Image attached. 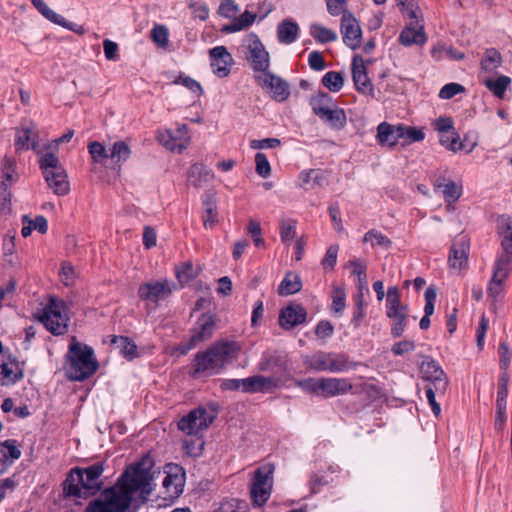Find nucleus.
Returning a JSON list of instances; mask_svg holds the SVG:
<instances>
[{
  "label": "nucleus",
  "instance_id": "f8f14e48",
  "mask_svg": "<svg viewBox=\"0 0 512 512\" xmlns=\"http://www.w3.org/2000/svg\"><path fill=\"white\" fill-rule=\"evenodd\" d=\"M163 473V498L174 501L183 493L186 482L185 470L178 464L168 463L163 467Z\"/></svg>",
  "mask_w": 512,
  "mask_h": 512
},
{
  "label": "nucleus",
  "instance_id": "bb28decb",
  "mask_svg": "<svg viewBox=\"0 0 512 512\" xmlns=\"http://www.w3.org/2000/svg\"><path fill=\"white\" fill-rule=\"evenodd\" d=\"M213 179V171L202 163H194L188 170L187 181L195 188H202Z\"/></svg>",
  "mask_w": 512,
  "mask_h": 512
},
{
  "label": "nucleus",
  "instance_id": "4d7b16f0",
  "mask_svg": "<svg viewBox=\"0 0 512 512\" xmlns=\"http://www.w3.org/2000/svg\"><path fill=\"white\" fill-rule=\"evenodd\" d=\"M204 444L205 443L202 437L196 436L194 440H185L183 443V448L188 456L198 457L202 454Z\"/></svg>",
  "mask_w": 512,
  "mask_h": 512
},
{
  "label": "nucleus",
  "instance_id": "9d476101",
  "mask_svg": "<svg viewBox=\"0 0 512 512\" xmlns=\"http://www.w3.org/2000/svg\"><path fill=\"white\" fill-rule=\"evenodd\" d=\"M216 416L215 410L199 406L179 420L178 429L187 435L198 436L214 422Z\"/></svg>",
  "mask_w": 512,
  "mask_h": 512
},
{
  "label": "nucleus",
  "instance_id": "052dcab7",
  "mask_svg": "<svg viewBox=\"0 0 512 512\" xmlns=\"http://www.w3.org/2000/svg\"><path fill=\"white\" fill-rule=\"evenodd\" d=\"M88 151L94 162H101L103 159L109 158V152L103 144L98 141H93L88 145Z\"/></svg>",
  "mask_w": 512,
  "mask_h": 512
},
{
  "label": "nucleus",
  "instance_id": "b1692460",
  "mask_svg": "<svg viewBox=\"0 0 512 512\" xmlns=\"http://www.w3.org/2000/svg\"><path fill=\"white\" fill-rule=\"evenodd\" d=\"M433 187L435 191L441 192L448 207L455 203L462 195V184L443 175L435 178Z\"/></svg>",
  "mask_w": 512,
  "mask_h": 512
},
{
  "label": "nucleus",
  "instance_id": "f3484780",
  "mask_svg": "<svg viewBox=\"0 0 512 512\" xmlns=\"http://www.w3.org/2000/svg\"><path fill=\"white\" fill-rule=\"evenodd\" d=\"M23 378V371L19 362L12 357L9 350H5L0 341V383L12 385Z\"/></svg>",
  "mask_w": 512,
  "mask_h": 512
},
{
  "label": "nucleus",
  "instance_id": "13d9d810",
  "mask_svg": "<svg viewBox=\"0 0 512 512\" xmlns=\"http://www.w3.org/2000/svg\"><path fill=\"white\" fill-rule=\"evenodd\" d=\"M432 57L436 60H440L442 58V55L444 54L446 57L454 60H462L465 55L463 52H460L452 47L445 48V47H434L431 50Z\"/></svg>",
  "mask_w": 512,
  "mask_h": 512
},
{
  "label": "nucleus",
  "instance_id": "7c9ffc66",
  "mask_svg": "<svg viewBox=\"0 0 512 512\" xmlns=\"http://www.w3.org/2000/svg\"><path fill=\"white\" fill-rule=\"evenodd\" d=\"M319 118L334 130H342L347 123L344 109L338 107L336 104L331 106Z\"/></svg>",
  "mask_w": 512,
  "mask_h": 512
},
{
  "label": "nucleus",
  "instance_id": "1a4fd4ad",
  "mask_svg": "<svg viewBox=\"0 0 512 512\" xmlns=\"http://www.w3.org/2000/svg\"><path fill=\"white\" fill-rule=\"evenodd\" d=\"M274 465L266 463L258 467L250 482V495L254 505L262 506L270 498L273 487Z\"/></svg>",
  "mask_w": 512,
  "mask_h": 512
},
{
  "label": "nucleus",
  "instance_id": "774afa93",
  "mask_svg": "<svg viewBox=\"0 0 512 512\" xmlns=\"http://www.w3.org/2000/svg\"><path fill=\"white\" fill-rule=\"evenodd\" d=\"M501 236L502 254L512 256V226L510 224L501 232Z\"/></svg>",
  "mask_w": 512,
  "mask_h": 512
},
{
  "label": "nucleus",
  "instance_id": "58836bf2",
  "mask_svg": "<svg viewBox=\"0 0 512 512\" xmlns=\"http://www.w3.org/2000/svg\"><path fill=\"white\" fill-rule=\"evenodd\" d=\"M256 19V14L245 11L239 17L235 18L233 22L229 25L223 27V31L227 33H234L241 31L249 26H251Z\"/></svg>",
  "mask_w": 512,
  "mask_h": 512
},
{
  "label": "nucleus",
  "instance_id": "a19ab883",
  "mask_svg": "<svg viewBox=\"0 0 512 512\" xmlns=\"http://www.w3.org/2000/svg\"><path fill=\"white\" fill-rule=\"evenodd\" d=\"M334 104L331 96L327 93H318L310 99L312 111L318 117L322 116V114Z\"/></svg>",
  "mask_w": 512,
  "mask_h": 512
},
{
  "label": "nucleus",
  "instance_id": "412c9836",
  "mask_svg": "<svg viewBox=\"0 0 512 512\" xmlns=\"http://www.w3.org/2000/svg\"><path fill=\"white\" fill-rule=\"evenodd\" d=\"M38 130L33 122L22 123L16 128L14 145L16 150H36L38 146Z\"/></svg>",
  "mask_w": 512,
  "mask_h": 512
},
{
  "label": "nucleus",
  "instance_id": "423d86ee",
  "mask_svg": "<svg viewBox=\"0 0 512 512\" xmlns=\"http://www.w3.org/2000/svg\"><path fill=\"white\" fill-rule=\"evenodd\" d=\"M304 364L311 370L341 373L354 369L356 364L349 360L344 353L317 351L303 360Z\"/></svg>",
  "mask_w": 512,
  "mask_h": 512
},
{
  "label": "nucleus",
  "instance_id": "37998d69",
  "mask_svg": "<svg viewBox=\"0 0 512 512\" xmlns=\"http://www.w3.org/2000/svg\"><path fill=\"white\" fill-rule=\"evenodd\" d=\"M112 343L116 344L120 348V353L128 360H132L138 356L137 346L128 337L125 336H114Z\"/></svg>",
  "mask_w": 512,
  "mask_h": 512
},
{
  "label": "nucleus",
  "instance_id": "a18cd8bd",
  "mask_svg": "<svg viewBox=\"0 0 512 512\" xmlns=\"http://www.w3.org/2000/svg\"><path fill=\"white\" fill-rule=\"evenodd\" d=\"M399 132L400 133L398 134V137H400V140L403 139L405 141V144L420 142L425 138L423 128L400 124Z\"/></svg>",
  "mask_w": 512,
  "mask_h": 512
},
{
  "label": "nucleus",
  "instance_id": "a211bd4d",
  "mask_svg": "<svg viewBox=\"0 0 512 512\" xmlns=\"http://www.w3.org/2000/svg\"><path fill=\"white\" fill-rule=\"evenodd\" d=\"M340 30L343 42L346 46L355 50L360 47L362 30L357 19L350 13H345L341 18Z\"/></svg>",
  "mask_w": 512,
  "mask_h": 512
},
{
  "label": "nucleus",
  "instance_id": "e2e57ef3",
  "mask_svg": "<svg viewBox=\"0 0 512 512\" xmlns=\"http://www.w3.org/2000/svg\"><path fill=\"white\" fill-rule=\"evenodd\" d=\"M465 91V87L459 83L451 82L448 84H445L439 91V98L441 99H451L455 95L459 93H463Z\"/></svg>",
  "mask_w": 512,
  "mask_h": 512
},
{
  "label": "nucleus",
  "instance_id": "20e7f679",
  "mask_svg": "<svg viewBox=\"0 0 512 512\" xmlns=\"http://www.w3.org/2000/svg\"><path fill=\"white\" fill-rule=\"evenodd\" d=\"M65 369L67 377L72 381H84L89 378L98 369L93 349L73 337L69 345Z\"/></svg>",
  "mask_w": 512,
  "mask_h": 512
},
{
  "label": "nucleus",
  "instance_id": "de8ad7c7",
  "mask_svg": "<svg viewBox=\"0 0 512 512\" xmlns=\"http://www.w3.org/2000/svg\"><path fill=\"white\" fill-rule=\"evenodd\" d=\"M2 181L1 186L3 190H8V187L15 181V162L11 158H4L1 166Z\"/></svg>",
  "mask_w": 512,
  "mask_h": 512
},
{
  "label": "nucleus",
  "instance_id": "9b49d317",
  "mask_svg": "<svg viewBox=\"0 0 512 512\" xmlns=\"http://www.w3.org/2000/svg\"><path fill=\"white\" fill-rule=\"evenodd\" d=\"M243 46L246 48V59L254 72L261 74L268 71L270 66V56L259 37L251 33L243 40Z\"/></svg>",
  "mask_w": 512,
  "mask_h": 512
},
{
  "label": "nucleus",
  "instance_id": "4468645a",
  "mask_svg": "<svg viewBox=\"0 0 512 512\" xmlns=\"http://www.w3.org/2000/svg\"><path fill=\"white\" fill-rule=\"evenodd\" d=\"M215 320L212 315L202 314L191 330L190 338L181 345V353L185 354L213 336Z\"/></svg>",
  "mask_w": 512,
  "mask_h": 512
},
{
  "label": "nucleus",
  "instance_id": "7ed1b4c3",
  "mask_svg": "<svg viewBox=\"0 0 512 512\" xmlns=\"http://www.w3.org/2000/svg\"><path fill=\"white\" fill-rule=\"evenodd\" d=\"M105 470V462H96L87 467H75L69 472L64 483V491L68 496L87 498L102 488L101 476Z\"/></svg>",
  "mask_w": 512,
  "mask_h": 512
},
{
  "label": "nucleus",
  "instance_id": "f704fd0d",
  "mask_svg": "<svg viewBox=\"0 0 512 512\" xmlns=\"http://www.w3.org/2000/svg\"><path fill=\"white\" fill-rule=\"evenodd\" d=\"M302 288V282L297 274L287 272L278 287V293L281 296H288L299 292Z\"/></svg>",
  "mask_w": 512,
  "mask_h": 512
},
{
  "label": "nucleus",
  "instance_id": "f257e3e1",
  "mask_svg": "<svg viewBox=\"0 0 512 512\" xmlns=\"http://www.w3.org/2000/svg\"><path fill=\"white\" fill-rule=\"evenodd\" d=\"M151 467L142 460L130 465L114 486L102 491L100 498L91 501L84 512H129L133 502H145L153 491Z\"/></svg>",
  "mask_w": 512,
  "mask_h": 512
},
{
  "label": "nucleus",
  "instance_id": "603ef678",
  "mask_svg": "<svg viewBox=\"0 0 512 512\" xmlns=\"http://www.w3.org/2000/svg\"><path fill=\"white\" fill-rule=\"evenodd\" d=\"M363 241L370 242L373 247L379 246L385 249L390 248L392 244L391 240L387 236L375 229L366 232L363 237Z\"/></svg>",
  "mask_w": 512,
  "mask_h": 512
},
{
  "label": "nucleus",
  "instance_id": "5701e85b",
  "mask_svg": "<svg viewBox=\"0 0 512 512\" xmlns=\"http://www.w3.org/2000/svg\"><path fill=\"white\" fill-rule=\"evenodd\" d=\"M469 253V240L465 235L456 237L451 245L448 257L449 266L452 269H462L467 265Z\"/></svg>",
  "mask_w": 512,
  "mask_h": 512
},
{
  "label": "nucleus",
  "instance_id": "bf43d9fd",
  "mask_svg": "<svg viewBox=\"0 0 512 512\" xmlns=\"http://www.w3.org/2000/svg\"><path fill=\"white\" fill-rule=\"evenodd\" d=\"M255 165H256V172L259 176L263 178H267L271 174V166L268 161L267 156L262 153L258 152L255 155Z\"/></svg>",
  "mask_w": 512,
  "mask_h": 512
},
{
  "label": "nucleus",
  "instance_id": "49530a36",
  "mask_svg": "<svg viewBox=\"0 0 512 512\" xmlns=\"http://www.w3.org/2000/svg\"><path fill=\"white\" fill-rule=\"evenodd\" d=\"M512 269V256L501 254L493 266V277L507 279Z\"/></svg>",
  "mask_w": 512,
  "mask_h": 512
},
{
  "label": "nucleus",
  "instance_id": "473e14b6",
  "mask_svg": "<svg viewBox=\"0 0 512 512\" xmlns=\"http://www.w3.org/2000/svg\"><path fill=\"white\" fill-rule=\"evenodd\" d=\"M448 386V381L438 380L437 385H426L425 395L431 407L433 414L438 417L441 414L440 404L436 401V396H444Z\"/></svg>",
  "mask_w": 512,
  "mask_h": 512
},
{
  "label": "nucleus",
  "instance_id": "338daca9",
  "mask_svg": "<svg viewBox=\"0 0 512 512\" xmlns=\"http://www.w3.org/2000/svg\"><path fill=\"white\" fill-rule=\"evenodd\" d=\"M281 145V141L277 138H265L261 140L253 139L250 141V148L254 150L273 149Z\"/></svg>",
  "mask_w": 512,
  "mask_h": 512
},
{
  "label": "nucleus",
  "instance_id": "864d4df0",
  "mask_svg": "<svg viewBox=\"0 0 512 512\" xmlns=\"http://www.w3.org/2000/svg\"><path fill=\"white\" fill-rule=\"evenodd\" d=\"M151 39L159 47L165 48L169 42V31L164 25H155L151 30Z\"/></svg>",
  "mask_w": 512,
  "mask_h": 512
},
{
  "label": "nucleus",
  "instance_id": "09e8293b",
  "mask_svg": "<svg viewBox=\"0 0 512 512\" xmlns=\"http://www.w3.org/2000/svg\"><path fill=\"white\" fill-rule=\"evenodd\" d=\"M321 82L331 92H338L344 85V78L340 72L329 71L324 74Z\"/></svg>",
  "mask_w": 512,
  "mask_h": 512
},
{
  "label": "nucleus",
  "instance_id": "c03bdc74",
  "mask_svg": "<svg viewBox=\"0 0 512 512\" xmlns=\"http://www.w3.org/2000/svg\"><path fill=\"white\" fill-rule=\"evenodd\" d=\"M33 6L48 20L58 25L69 27L66 23L65 18L51 10L48 5L44 2V0H31Z\"/></svg>",
  "mask_w": 512,
  "mask_h": 512
},
{
  "label": "nucleus",
  "instance_id": "a878e982",
  "mask_svg": "<svg viewBox=\"0 0 512 512\" xmlns=\"http://www.w3.org/2000/svg\"><path fill=\"white\" fill-rule=\"evenodd\" d=\"M352 388L353 385L345 378H321V396L324 398L344 395Z\"/></svg>",
  "mask_w": 512,
  "mask_h": 512
},
{
  "label": "nucleus",
  "instance_id": "5fc2aeb1",
  "mask_svg": "<svg viewBox=\"0 0 512 512\" xmlns=\"http://www.w3.org/2000/svg\"><path fill=\"white\" fill-rule=\"evenodd\" d=\"M346 306V292L341 287H335L332 295V311L341 315Z\"/></svg>",
  "mask_w": 512,
  "mask_h": 512
},
{
  "label": "nucleus",
  "instance_id": "72a5a7b5",
  "mask_svg": "<svg viewBox=\"0 0 512 512\" xmlns=\"http://www.w3.org/2000/svg\"><path fill=\"white\" fill-rule=\"evenodd\" d=\"M272 380L262 375L241 379V391L244 393L264 392L271 385Z\"/></svg>",
  "mask_w": 512,
  "mask_h": 512
},
{
  "label": "nucleus",
  "instance_id": "0e129e2a",
  "mask_svg": "<svg viewBox=\"0 0 512 512\" xmlns=\"http://www.w3.org/2000/svg\"><path fill=\"white\" fill-rule=\"evenodd\" d=\"M339 246L337 244H333L328 247L326 250L325 256L323 257L321 264L323 268L333 270L337 263Z\"/></svg>",
  "mask_w": 512,
  "mask_h": 512
},
{
  "label": "nucleus",
  "instance_id": "c85d7f7f",
  "mask_svg": "<svg viewBox=\"0 0 512 512\" xmlns=\"http://www.w3.org/2000/svg\"><path fill=\"white\" fill-rule=\"evenodd\" d=\"M511 78L506 75L497 77L484 76L481 79L482 84L498 99H504L505 93L511 84Z\"/></svg>",
  "mask_w": 512,
  "mask_h": 512
},
{
  "label": "nucleus",
  "instance_id": "69168bd1",
  "mask_svg": "<svg viewBox=\"0 0 512 512\" xmlns=\"http://www.w3.org/2000/svg\"><path fill=\"white\" fill-rule=\"evenodd\" d=\"M176 277L180 282H188L196 277L193 264L185 262L177 267Z\"/></svg>",
  "mask_w": 512,
  "mask_h": 512
},
{
  "label": "nucleus",
  "instance_id": "aec40b11",
  "mask_svg": "<svg viewBox=\"0 0 512 512\" xmlns=\"http://www.w3.org/2000/svg\"><path fill=\"white\" fill-rule=\"evenodd\" d=\"M408 20V24L403 28L399 35V43L403 46L424 45L427 41V36L418 14H416L414 19Z\"/></svg>",
  "mask_w": 512,
  "mask_h": 512
},
{
  "label": "nucleus",
  "instance_id": "ddd939ff",
  "mask_svg": "<svg viewBox=\"0 0 512 512\" xmlns=\"http://www.w3.org/2000/svg\"><path fill=\"white\" fill-rule=\"evenodd\" d=\"M157 140L166 149L182 153L191 142L189 127L186 124H179L174 129L159 130Z\"/></svg>",
  "mask_w": 512,
  "mask_h": 512
},
{
  "label": "nucleus",
  "instance_id": "4be33fe9",
  "mask_svg": "<svg viewBox=\"0 0 512 512\" xmlns=\"http://www.w3.org/2000/svg\"><path fill=\"white\" fill-rule=\"evenodd\" d=\"M351 70L356 90L362 94L372 95L373 84L367 75V69L361 55H354Z\"/></svg>",
  "mask_w": 512,
  "mask_h": 512
},
{
  "label": "nucleus",
  "instance_id": "0eeeda50",
  "mask_svg": "<svg viewBox=\"0 0 512 512\" xmlns=\"http://www.w3.org/2000/svg\"><path fill=\"white\" fill-rule=\"evenodd\" d=\"M386 316L391 320V335L401 337L405 332L409 319V308L401 303V294L396 286L387 290Z\"/></svg>",
  "mask_w": 512,
  "mask_h": 512
},
{
  "label": "nucleus",
  "instance_id": "3c124183",
  "mask_svg": "<svg viewBox=\"0 0 512 512\" xmlns=\"http://www.w3.org/2000/svg\"><path fill=\"white\" fill-rule=\"evenodd\" d=\"M297 221L292 218L282 219L280 222V238L283 243H290L296 235Z\"/></svg>",
  "mask_w": 512,
  "mask_h": 512
},
{
  "label": "nucleus",
  "instance_id": "c756f323",
  "mask_svg": "<svg viewBox=\"0 0 512 512\" xmlns=\"http://www.w3.org/2000/svg\"><path fill=\"white\" fill-rule=\"evenodd\" d=\"M299 25L291 20L284 19L277 26V38L281 44H292L294 43L299 35Z\"/></svg>",
  "mask_w": 512,
  "mask_h": 512
},
{
  "label": "nucleus",
  "instance_id": "c9c22d12",
  "mask_svg": "<svg viewBox=\"0 0 512 512\" xmlns=\"http://www.w3.org/2000/svg\"><path fill=\"white\" fill-rule=\"evenodd\" d=\"M502 64V56L495 48L486 49L480 61L481 70L485 73H493Z\"/></svg>",
  "mask_w": 512,
  "mask_h": 512
},
{
  "label": "nucleus",
  "instance_id": "680f3d73",
  "mask_svg": "<svg viewBox=\"0 0 512 512\" xmlns=\"http://www.w3.org/2000/svg\"><path fill=\"white\" fill-rule=\"evenodd\" d=\"M325 2L331 16H343L345 13H350L347 9V0H325Z\"/></svg>",
  "mask_w": 512,
  "mask_h": 512
},
{
  "label": "nucleus",
  "instance_id": "6ab92c4d",
  "mask_svg": "<svg viewBox=\"0 0 512 512\" xmlns=\"http://www.w3.org/2000/svg\"><path fill=\"white\" fill-rule=\"evenodd\" d=\"M209 57L210 66L216 76L224 78L230 74L234 59L225 46H216L210 49Z\"/></svg>",
  "mask_w": 512,
  "mask_h": 512
},
{
  "label": "nucleus",
  "instance_id": "f03ea898",
  "mask_svg": "<svg viewBox=\"0 0 512 512\" xmlns=\"http://www.w3.org/2000/svg\"><path fill=\"white\" fill-rule=\"evenodd\" d=\"M240 345L235 341L219 340L194 355L190 376L201 379L220 374L228 364L238 358Z\"/></svg>",
  "mask_w": 512,
  "mask_h": 512
},
{
  "label": "nucleus",
  "instance_id": "2f4dec72",
  "mask_svg": "<svg viewBox=\"0 0 512 512\" xmlns=\"http://www.w3.org/2000/svg\"><path fill=\"white\" fill-rule=\"evenodd\" d=\"M399 130L400 125L393 126L387 122L380 123L377 128L378 142L381 145L394 147L400 140V137H398V134L400 133Z\"/></svg>",
  "mask_w": 512,
  "mask_h": 512
},
{
  "label": "nucleus",
  "instance_id": "ea45409f",
  "mask_svg": "<svg viewBox=\"0 0 512 512\" xmlns=\"http://www.w3.org/2000/svg\"><path fill=\"white\" fill-rule=\"evenodd\" d=\"M310 35L319 43L325 44L337 40V33L329 28H326L318 23L310 26Z\"/></svg>",
  "mask_w": 512,
  "mask_h": 512
},
{
  "label": "nucleus",
  "instance_id": "cd10ccee",
  "mask_svg": "<svg viewBox=\"0 0 512 512\" xmlns=\"http://www.w3.org/2000/svg\"><path fill=\"white\" fill-rule=\"evenodd\" d=\"M423 379L427 381V385H437L438 380L448 381L445 372L432 358L423 360L420 366Z\"/></svg>",
  "mask_w": 512,
  "mask_h": 512
},
{
  "label": "nucleus",
  "instance_id": "dca6fc26",
  "mask_svg": "<svg viewBox=\"0 0 512 512\" xmlns=\"http://www.w3.org/2000/svg\"><path fill=\"white\" fill-rule=\"evenodd\" d=\"M171 293L172 285L167 279L144 282L138 288L139 299L154 305L168 298Z\"/></svg>",
  "mask_w": 512,
  "mask_h": 512
},
{
  "label": "nucleus",
  "instance_id": "79ce46f5",
  "mask_svg": "<svg viewBox=\"0 0 512 512\" xmlns=\"http://www.w3.org/2000/svg\"><path fill=\"white\" fill-rule=\"evenodd\" d=\"M0 453L4 455L5 463L10 467L13 462L21 457V450L16 440H6L0 443Z\"/></svg>",
  "mask_w": 512,
  "mask_h": 512
},
{
  "label": "nucleus",
  "instance_id": "39448f33",
  "mask_svg": "<svg viewBox=\"0 0 512 512\" xmlns=\"http://www.w3.org/2000/svg\"><path fill=\"white\" fill-rule=\"evenodd\" d=\"M68 310L67 304L62 299L50 296L36 317L52 335L62 336L68 332L70 322Z\"/></svg>",
  "mask_w": 512,
  "mask_h": 512
},
{
  "label": "nucleus",
  "instance_id": "393cba45",
  "mask_svg": "<svg viewBox=\"0 0 512 512\" xmlns=\"http://www.w3.org/2000/svg\"><path fill=\"white\" fill-rule=\"evenodd\" d=\"M306 309L300 304H291L284 307L280 311L279 325L285 329L290 330L306 321Z\"/></svg>",
  "mask_w": 512,
  "mask_h": 512
},
{
  "label": "nucleus",
  "instance_id": "8fccbe9b",
  "mask_svg": "<svg viewBox=\"0 0 512 512\" xmlns=\"http://www.w3.org/2000/svg\"><path fill=\"white\" fill-rule=\"evenodd\" d=\"M439 142L443 147L453 152L460 151L464 148L463 144L459 142V137L455 130L440 134Z\"/></svg>",
  "mask_w": 512,
  "mask_h": 512
},
{
  "label": "nucleus",
  "instance_id": "6e6552de",
  "mask_svg": "<svg viewBox=\"0 0 512 512\" xmlns=\"http://www.w3.org/2000/svg\"><path fill=\"white\" fill-rule=\"evenodd\" d=\"M39 166L48 186L55 194L66 195L69 192L66 172L54 153L43 154L39 159Z\"/></svg>",
  "mask_w": 512,
  "mask_h": 512
},
{
  "label": "nucleus",
  "instance_id": "2eb2a0df",
  "mask_svg": "<svg viewBox=\"0 0 512 512\" xmlns=\"http://www.w3.org/2000/svg\"><path fill=\"white\" fill-rule=\"evenodd\" d=\"M255 80L258 85L277 102H283L290 96V86L288 82L270 71L255 75Z\"/></svg>",
  "mask_w": 512,
  "mask_h": 512
},
{
  "label": "nucleus",
  "instance_id": "4c0bfd02",
  "mask_svg": "<svg viewBox=\"0 0 512 512\" xmlns=\"http://www.w3.org/2000/svg\"><path fill=\"white\" fill-rule=\"evenodd\" d=\"M203 206V225L205 228H212L218 221L217 207L213 197L207 195L203 200Z\"/></svg>",
  "mask_w": 512,
  "mask_h": 512
},
{
  "label": "nucleus",
  "instance_id": "6e6d98bb",
  "mask_svg": "<svg viewBox=\"0 0 512 512\" xmlns=\"http://www.w3.org/2000/svg\"><path fill=\"white\" fill-rule=\"evenodd\" d=\"M297 387L301 388L305 393L321 396V378H306L296 382Z\"/></svg>",
  "mask_w": 512,
  "mask_h": 512
},
{
  "label": "nucleus",
  "instance_id": "e433bc0d",
  "mask_svg": "<svg viewBox=\"0 0 512 512\" xmlns=\"http://www.w3.org/2000/svg\"><path fill=\"white\" fill-rule=\"evenodd\" d=\"M131 155V148L126 141H116L109 149V158H111L117 165H121L127 161Z\"/></svg>",
  "mask_w": 512,
  "mask_h": 512
}]
</instances>
